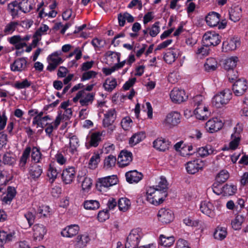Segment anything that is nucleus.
<instances>
[{"mask_svg":"<svg viewBox=\"0 0 248 248\" xmlns=\"http://www.w3.org/2000/svg\"><path fill=\"white\" fill-rule=\"evenodd\" d=\"M168 196V192L155 188L154 186L146 188V200L154 205H158L162 203Z\"/></svg>","mask_w":248,"mask_h":248,"instance_id":"f257e3e1","label":"nucleus"},{"mask_svg":"<svg viewBox=\"0 0 248 248\" xmlns=\"http://www.w3.org/2000/svg\"><path fill=\"white\" fill-rule=\"evenodd\" d=\"M143 234L141 229L138 228L133 229L127 237L125 244V248H137L143 237Z\"/></svg>","mask_w":248,"mask_h":248,"instance_id":"f03ea898","label":"nucleus"},{"mask_svg":"<svg viewBox=\"0 0 248 248\" xmlns=\"http://www.w3.org/2000/svg\"><path fill=\"white\" fill-rule=\"evenodd\" d=\"M232 93L230 90L226 89L216 94L212 99V104L216 107L219 108L228 103L232 98Z\"/></svg>","mask_w":248,"mask_h":248,"instance_id":"7ed1b4c3","label":"nucleus"},{"mask_svg":"<svg viewBox=\"0 0 248 248\" xmlns=\"http://www.w3.org/2000/svg\"><path fill=\"white\" fill-rule=\"evenodd\" d=\"M181 116L177 111H172L168 113L163 122L164 126L171 128L177 125L181 121Z\"/></svg>","mask_w":248,"mask_h":248,"instance_id":"20e7f679","label":"nucleus"},{"mask_svg":"<svg viewBox=\"0 0 248 248\" xmlns=\"http://www.w3.org/2000/svg\"><path fill=\"white\" fill-rule=\"evenodd\" d=\"M242 128L239 124H237L233 128V132L231 134V141L229 144V149L234 150L238 147L240 140Z\"/></svg>","mask_w":248,"mask_h":248,"instance_id":"39448f33","label":"nucleus"},{"mask_svg":"<svg viewBox=\"0 0 248 248\" xmlns=\"http://www.w3.org/2000/svg\"><path fill=\"white\" fill-rule=\"evenodd\" d=\"M221 41L219 35L215 31H207L203 36L202 43L206 46H216Z\"/></svg>","mask_w":248,"mask_h":248,"instance_id":"423d86ee","label":"nucleus"},{"mask_svg":"<svg viewBox=\"0 0 248 248\" xmlns=\"http://www.w3.org/2000/svg\"><path fill=\"white\" fill-rule=\"evenodd\" d=\"M248 88L247 81L244 79L236 80L232 86V90L236 96H241L244 94Z\"/></svg>","mask_w":248,"mask_h":248,"instance_id":"0eeeda50","label":"nucleus"},{"mask_svg":"<svg viewBox=\"0 0 248 248\" xmlns=\"http://www.w3.org/2000/svg\"><path fill=\"white\" fill-rule=\"evenodd\" d=\"M240 45V39L237 37H233L223 41L222 49L223 51L228 52L235 50Z\"/></svg>","mask_w":248,"mask_h":248,"instance_id":"6e6552de","label":"nucleus"},{"mask_svg":"<svg viewBox=\"0 0 248 248\" xmlns=\"http://www.w3.org/2000/svg\"><path fill=\"white\" fill-rule=\"evenodd\" d=\"M118 178L116 175H111L99 179L98 186L100 190L107 188L116 185L118 182Z\"/></svg>","mask_w":248,"mask_h":248,"instance_id":"1a4fd4ad","label":"nucleus"},{"mask_svg":"<svg viewBox=\"0 0 248 248\" xmlns=\"http://www.w3.org/2000/svg\"><path fill=\"white\" fill-rule=\"evenodd\" d=\"M204 166V163L200 159H195L189 161L186 165V170L189 174H195L202 170Z\"/></svg>","mask_w":248,"mask_h":248,"instance_id":"9d476101","label":"nucleus"},{"mask_svg":"<svg viewBox=\"0 0 248 248\" xmlns=\"http://www.w3.org/2000/svg\"><path fill=\"white\" fill-rule=\"evenodd\" d=\"M170 95L171 101L175 103H182L185 101L187 97L184 90L177 88H174L171 91Z\"/></svg>","mask_w":248,"mask_h":248,"instance_id":"9b49d317","label":"nucleus"},{"mask_svg":"<svg viewBox=\"0 0 248 248\" xmlns=\"http://www.w3.org/2000/svg\"><path fill=\"white\" fill-rule=\"evenodd\" d=\"M200 208L203 214L211 218L214 217L216 216L214 206L212 203L208 201H202Z\"/></svg>","mask_w":248,"mask_h":248,"instance_id":"f8f14e48","label":"nucleus"},{"mask_svg":"<svg viewBox=\"0 0 248 248\" xmlns=\"http://www.w3.org/2000/svg\"><path fill=\"white\" fill-rule=\"evenodd\" d=\"M222 122L215 118L208 121L205 124V128L209 133H213L219 130L223 126Z\"/></svg>","mask_w":248,"mask_h":248,"instance_id":"ddd939ff","label":"nucleus"},{"mask_svg":"<svg viewBox=\"0 0 248 248\" xmlns=\"http://www.w3.org/2000/svg\"><path fill=\"white\" fill-rule=\"evenodd\" d=\"M78 96H81L79 103L82 106H86L91 104L94 98V94L81 90L78 92Z\"/></svg>","mask_w":248,"mask_h":248,"instance_id":"4468645a","label":"nucleus"},{"mask_svg":"<svg viewBox=\"0 0 248 248\" xmlns=\"http://www.w3.org/2000/svg\"><path fill=\"white\" fill-rule=\"evenodd\" d=\"M27 61L26 58L16 59L10 65L11 70L13 72H22L27 68Z\"/></svg>","mask_w":248,"mask_h":248,"instance_id":"2eb2a0df","label":"nucleus"},{"mask_svg":"<svg viewBox=\"0 0 248 248\" xmlns=\"http://www.w3.org/2000/svg\"><path fill=\"white\" fill-rule=\"evenodd\" d=\"M118 164L121 167L128 165L132 160V154L127 151H122L118 156Z\"/></svg>","mask_w":248,"mask_h":248,"instance_id":"dca6fc26","label":"nucleus"},{"mask_svg":"<svg viewBox=\"0 0 248 248\" xmlns=\"http://www.w3.org/2000/svg\"><path fill=\"white\" fill-rule=\"evenodd\" d=\"M170 145V142L162 137L156 139L153 142V147L159 151L165 152L169 149Z\"/></svg>","mask_w":248,"mask_h":248,"instance_id":"f3484780","label":"nucleus"},{"mask_svg":"<svg viewBox=\"0 0 248 248\" xmlns=\"http://www.w3.org/2000/svg\"><path fill=\"white\" fill-rule=\"evenodd\" d=\"M32 229L33 238L36 241H40L42 240L47 232L46 227L40 224L34 225Z\"/></svg>","mask_w":248,"mask_h":248,"instance_id":"a211bd4d","label":"nucleus"},{"mask_svg":"<svg viewBox=\"0 0 248 248\" xmlns=\"http://www.w3.org/2000/svg\"><path fill=\"white\" fill-rule=\"evenodd\" d=\"M157 217L159 220L164 223H170L173 218L172 211L165 208H162L158 211Z\"/></svg>","mask_w":248,"mask_h":248,"instance_id":"6ab92c4d","label":"nucleus"},{"mask_svg":"<svg viewBox=\"0 0 248 248\" xmlns=\"http://www.w3.org/2000/svg\"><path fill=\"white\" fill-rule=\"evenodd\" d=\"M76 171L74 167L64 169L62 174L63 182L66 184L71 183L75 178Z\"/></svg>","mask_w":248,"mask_h":248,"instance_id":"aec40b11","label":"nucleus"},{"mask_svg":"<svg viewBox=\"0 0 248 248\" xmlns=\"http://www.w3.org/2000/svg\"><path fill=\"white\" fill-rule=\"evenodd\" d=\"M62 62V59L59 57L58 52H55L49 56V64L46 69L49 71L54 70L58 65Z\"/></svg>","mask_w":248,"mask_h":248,"instance_id":"412c9836","label":"nucleus"},{"mask_svg":"<svg viewBox=\"0 0 248 248\" xmlns=\"http://www.w3.org/2000/svg\"><path fill=\"white\" fill-rule=\"evenodd\" d=\"M125 175L127 182L130 184L138 183L143 177L142 174L136 170L129 171Z\"/></svg>","mask_w":248,"mask_h":248,"instance_id":"4be33fe9","label":"nucleus"},{"mask_svg":"<svg viewBox=\"0 0 248 248\" xmlns=\"http://www.w3.org/2000/svg\"><path fill=\"white\" fill-rule=\"evenodd\" d=\"M194 113L197 119L201 120L207 119L210 114L208 107L206 106L196 107Z\"/></svg>","mask_w":248,"mask_h":248,"instance_id":"5701e85b","label":"nucleus"},{"mask_svg":"<svg viewBox=\"0 0 248 248\" xmlns=\"http://www.w3.org/2000/svg\"><path fill=\"white\" fill-rule=\"evenodd\" d=\"M62 119V116L59 114L57 116L54 122L50 123H46V125L45 126H46L45 128V132L46 135L49 137H51L53 131L57 129L58 126L60 124Z\"/></svg>","mask_w":248,"mask_h":248,"instance_id":"b1692460","label":"nucleus"},{"mask_svg":"<svg viewBox=\"0 0 248 248\" xmlns=\"http://www.w3.org/2000/svg\"><path fill=\"white\" fill-rule=\"evenodd\" d=\"M116 118V113L114 109H110L104 114V118L103 121V125L108 127L111 125Z\"/></svg>","mask_w":248,"mask_h":248,"instance_id":"393cba45","label":"nucleus"},{"mask_svg":"<svg viewBox=\"0 0 248 248\" xmlns=\"http://www.w3.org/2000/svg\"><path fill=\"white\" fill-rule=\"evenodd\" d=\"M79 230V227L77 225H71L67 226L61 232V234L66 237H72L77 235Z\"/></svg>","mask_w":248,"mask_h":248,"instance_id":"a878e982","label":"nucleus"},{"mask_svg":"<svg viewBox=\"0 0 248 248\" xmlns=\"http://www.w3.org/2000/svg\"><path fill=\"white\" fill-rule=\"evenodd\" d=\"M18 26V21H11L5 24L2 33L3 35H11L17 29Z\"/></svg>","mask_w":248,"mask_h":248,"instance_id":"bb28decb","label":"nucleus"},{"mask_svg":"<svg viewBox=\"0 0 248 248\" xmlns=\"http://www.w3.org/2000/svg\"><path fill=\"white\" fill-rule=\"evenodd\" d=\"M220 15L216 12H213L209 13L205 18L207 24L211 27L217 26L219 22Z\"/></svg>","mask_w":248,"mask_h":248,"instance_id":"cd10ccee","label":"nucleus"},{"mask_svg":"<svg viewBox=\"0 0 248 248\" xmlns=\"http://www.w3.org/2000/svg\"><path fill=\"white\" fill-rule=\"evenodd\" d=\"M242 16L241 8L239 6L232 7L229 10L230 19L234 22L238 21Z\"/></svg>","mask_w":248,"mask_h":248,"instance_id":"c85d7f7f","label":"nucleus"},{"mask_svg":"<svg viewBox=\"0 0 248 248\" xmlns=\"http://www.w3.org/2000/svg\"><path fill=\"white\" fill-rule=\"evenodd\" d=\"M175 239L173 236L160 234L158 239V244L164 247H170L174 243Z\"/></svg>","mask_w":248,"mask_h":248,"instance_id":"c756f323","label":"nucleus"},{"mask_svg":"<svg viewBox=\"0 0 248 248\" xmlns=\"http://www.w3.org/2000/svg\"><path fill=\"white\" fill-rule=\"evenodd\" d=\"M79 146V141L76 136L73 135L69 137V142L68 145L69 152L72 155L76 154L78 151V148Z\"/></svg>","mask_w":248,"mask_h":248,"instance_id":"7c9ffc66","label":"nucleus"},{"mask_svg":"<svg viewBox=\"0 0 248 248\" xmlns=\"http://www.w3.org/2000/svg\"><path fill=\"white\" fill-rule=\"evenodd\" d=\"M146 137L145 132L143 131L135 133L129 140V144L133 146L143 140Z\"/></svg>","mask_w":248,"mask_h":248,"instance_id":"2f4dec72","label":"nucleus"},{"mask_svg":"<svg viewBox=\"0 0 248 248\" xmlns=\"http://www.w3.org/2000/svg\"><path fill=\"white\" fill-rule=\"evenodd\" d=\"M177 52L175 49H170L167 51L164 55V61L169 64H171L177 58Z\"/></svg>","mask_w":248,"mask_h":248,"instance_id":"473e14b6","label":"nucleus"},{"mask_svg":"<svg viewBox=\"0 0 248 248\" xmlns=\"http://www.w3.org/2000/svg\"><path fill=\"white\" fill-rule=\"evenodd\" d=\"M216 151L211 146H206L199 148L197 154L201 157H204L208 155L214 154Z\"/></svg>","mask_w":248,"mask_h":248,"instance_id":"72a5a7b5","label":"nucleus"},{"mask_svg":"<svg viewBox=\"0 0 248 248\" xmlns=\"http://www.w3.org/2000/svg\"><path fill=\"white\" fill-rule=\"evenodd\" d=\"M31 152V147L27 146L23 152L22 155L20 158L19 166L20 168L24 169L27 163V160L30 156Z\"/></svg>","mask_w":248,"mask_h":248,"instance_id":"f704fd0d","label":"nucleus"},{"mask_svg":"<svg viewBox=\"0 0 248 248\" xmlns=\"http://www.w3.org/2000/svg\"><path fill=\"white\" fill-rule=\"evenodd\" d=\"M13 234L4 231H0V248H4V245L12 240Z\"/></svg>","mask_w":248,"mask_h":248,"instance_id":"c9c22d12","label":"nucleus"},{"mask_svg":"<svg viewBox=\"0 0 248 248\" xmlns=\"http://www.w3.org/2000/svg\"><path fill=\"white\" fill-rule=\"evenodd\" d=\"M205 71L210 72L215 71L218 66L216 60L213 58H210L206 60L204 65Z\"/></svg>","mask_w":248,"mask_h":248,"instance_id":"e433bc0d","label":"nucleus"},{"mask_svg":"<svg viewBox=\"0 0 248 248\" xmlns=\"http://www.w3.org/2000/svg\"><path fill=\"white\" fill-rule=\"evenodd\" d=\"M15 162V159L9 153L0 155V166L2 164L12 165Z\"/></svg>","mask_w":248,"mask_h":248,"instance_id":"4c0bfd02","label":"nucleus"},{"mask_svg":"<svg viewBox=\"0 0 248 248\" xmlns=\"http://www.w3.org/2000/svg\"><path fill=\"white\" fill-rule=\"evenodd\" d=\"M238 61V58L236 57H232L227 58L225 61L224 67L227 71L233 70V69L236 66Z\"/></svg>","mask_w":248,"mask_h":248,"instance_id":"58836bf2","label":"nucleus"},{"mask_svg":"<svg viewBox=\"0 0 248 248\" xmlns=\"http://www.w3.org/2000/svg\"><path fill=\"white\" fill-rule=\"evenodd\" d=\"M227 229L225 227L218 226L214 233V237L216 239L222 240L227 236Z\"/></svg>","mask_w":248,"mask_h":248,"instance_id":"ea45409f","label":"nucleus"},{"mask_svg":"<svg viewBox=\"0 0 248 248\" xmlns=\"http://www.w3.org/2000/svg\"><path fill=\"white\" fill-rule=\"evenodd\" d=\"M131 206L130 201L126 198H122L118 202V206L120 211L125 212Z\"/></svg>","mask_w":248,"mask_h":248,"instance_id":"a19ab883","label":"nucleus"},{"mask_svg":"<svg viewBox=\"0 0 248 248\" xmlns=\"http://www.w3.org/2000/svg\"><path fill=\"white\" fill-rule=\"evenodd\" d=\"M19 5L20 10L25 13L29 12L33 6L31 0H22Z\"/></svg>","mask_w":248,"mask_h":248,"instance_id":"79ce46f5","label":"nucleus"},{"mask_svg":"<svg viewBox=\"0 0 248 248\" xmlns=\"http://www.w3.org/2000/svg\"><path fill=\"white\" fill-rule=\"evenodd\" d=\"M19 10V3L17 1H13L8 5V10L13 18L17 16Z\"/></svg>","mask_w":248,"mask_h":248,"instance_id":"37998d69","label":"nucleus"},{"mask_svg":"<svg viewBox=\"0 0 248 248\" xmlns=\"http://www.w3.org/2000/svg\"><path fill=\"white\" fill-rule=\"evenodd\" d=\"M157 184L155 186H154L155 188L168 192V183L165 177L162 176L160 177L157 181Z\"/></svg>","mask_w":248,"mask_h":248,"instance_id":"c03bdc74","label":"nucleus"},{"mask_svg":"<svg viewBox=\"0 0 248 248\" xmlns=\"http://www.w3.org/2000/svg\"><path fill=\"white\" fill-rule=\"evenodd\" d=\"M244 221V217L242 215H237L232 220L231 225L232 228L235 230H240Z\"/></svg>","mask_w":248,"mask_h":248,"instance_id":"a18cd8bd","label":"nucleus"},{"mask_svg":"<svg viewBox=\"0 0 248 248\" xmlns=\"http://www.w3.org/2000/svg\"><path fill=\"white\" fill-rule=\"evenodd\" d=\"M117 85L115 78H108L103 84V87L105 90L108 92H111Z\"/></svg>","mask_w":248,"mask_h":248,"instance_id":"49530a36","label":"nucleus"},{"mask_svg":"<svg viewBox=\"0 0 248 248\" xmlns=\"http://www.w3.org/2000/svg\"><path fill=\"white\" fill-rule=\"evenodd\" d=\"M90 238L88 235L82 234L78 235L76 238L77 245L79 248H83L90 241Z\"/></svg>","mask_w":248,"mask_h":248,"instance_id":"de8ad7c7","label":"nucleus"},{"mask_svg":"<svg viewBox=\"0 0 248 248\" xmlns=\"http://www.w3.org/2000/svg\"><path fill=\"white\" fill-rule=\"evenodd\" d=\"M7 194L3 198V202L5 203H10L16 195V191L14 187L8 186L7 189Z\"/></svg>","mask_w":248,"mask_h":248,"instance_id":"09e8293b","label":"nucleus"},{"mask_svg":"<svg viewBox=\"0 0 248 248\" xmlns=\"http://www.w3.org/2000/svg\"><path fill=\"white\" fill-rule=\"evenodd\" d=\"M31 158L32 161L34 163H39L42 159V154L40 152V149L37 147H33L31 148Z\"/></svg>","mask_w":248,"mask_h":248,"instance_id":"8fccbe9b","label":"nucleus"},{"mask_svg":"<svg viewBox=\"0 0 248 248\" xmlns=\"http://www.w3.org/2000/svg\"><path fill=\"white\" fill-rule=\"evenodd\" d=\"M210 51L209 46L203 44L202 43V45L198 47L196 51V53L198 57L202 58L207 56Z\"/></svg>","mask_w":248,"mask_h":248,"instance_id":"3c124183","label":"nucleus"},{"mask_svg":"<svg viewBox=\"0 0 248 248\" xmlns=\"http://www.w3.org/2000/svg\"><path fill=\"white\" fill-rule=\"evenodd\" d=\"M99 206V202L96 200H87L84 202V207L87 210H96Z\"/></svg>","mask_w":248,"mask_h":248,"instance_id":"603ef678","label":"nucleus"},{"mask_svg":"<svg viewBox=\"0 0 248 248\" xmlns=\"http://www.w3.org/2000/svg\"><path fill=\"white\" fill-rule=\"evenodd\" d=\"M43 172L41 166L35 165L33 166L30 170V173L31 176L33 178H37L40 176Z\"/></svg>","mask_w":248,"mask_h":248,"instance_id":"864d4df0","label":"nucleus"},{"mask_svg":"<svg viewBox=\"0 0 248 248\" xmlns=\"http://www.w3.org/2000/svg\"><path fill=\"white\" fill-rule=\"evenodd\" d=\"M58 172L54 166L52 164H50L48 169L47 170V175L49 178V180L51 181V182H54L57 177Z\"/></svg>","mask_w":248,"mask_h":248,"instance_id":"5fc2aeb1","label":"nucleus"},{"mask_svg":"<svg viewBox=\"0 0 248 248\" xmlns=\"http://www.w3.org/2000/svg\"><path fill=\"white\" fill-rule=\"evenodd\" d=\"M102 134L100 132L93 133L91 136L90 141V145L92 146L97 147L101 140Z\"/></svg>","mask_w":248,"mask_h":248,"instance_id":"6e6d98bb","label":"nucleus"},{"mask_svg":"<svg viewBox=\"0 0 248 248\" xmlns=\"http://www.w3.org/2000/svg\"><path fill=\"white\" fill-rule=\"evenodd\" d=\"M37 213L40 217H48L50 215L51 211L48 206L42 205L38 208Z\"/></svg>","mask_w":248,"mask_h":248,"instance_id":"4d7b16f0","label":"nucleus"},{"mask_svg":"<svg viewBox=\"0 0 248 248\" xmlns=\"http://www.w3.org/2000/svg\"><path fill=\"white\" fill-rule=\"evenodd\" d=\"M229 177V175L228 171L226 170H222L217 175L216 180L217 183H222L225 182Z\"/></svg>","mask_w":248,"mask_h":248,"instance_id":"13d9d810","label":"nucleus"},{"mask_svg":"<svg viewBox=\"0 0 248 248\" xmlns=\"http://www.w3.org/2000/svg\"><path fill=\"white\" fill-rule=\"evenodd\" d=\"M236 191V187L233 185L226 184L223 186V193L225 196L233 195Z\"/></svg>","mask_w":248,"mask_h":248,"instance_id":"bf43d9fd","label":"nucleus"},{"mask_svg":"<svg viewBox=\"0 0 248 248\" xmlns=\"http://www.w3.org/2000/svg\"><path fill=\"white\" fill-rule=\"evenodd\" d=\"M48 30V27L47 25H43L35 31L34 37L37 38V41L40 40L41 36L45 34Z\"/></svg>","mask_w":248,"mask_h":248,"instance_id":"052dcab7","label":"nucleus"},{"mask_svg":"<svg viewBox=\"0 0 248 248\" xmlns=\"http://www.w3.org/2000/svg\"><path fill=\"white\" fill-rule=\"evenodd\" d=\"M100 161L99 155L98 154H94L90 159L89 163V167L92 169L96 168Z\"/></svg>","mask_w":248,"mask_h":248,"instance_id":"680f3d73","label":"nucleus"},{"mask_svg":"<svg viewBox=\"0 0 248 248\" xmlns=\"http://www.w3.org/2000/svg\"><path fill=\"white\" fill-rule=\"evenodd\" d=\"M116 161L115 156L110 155L104 160V166L108 169L111 168L115 165Z\"/></svg>","mask_w":248,"mask_h":248,"instance_id":"e2e57ef3","label":"nucleus"},{"mask_svg":"<svg viewBox=\"0 0 248 248\" xmlns=\"http://www.w3.org/2000/svg\"><path fill=\"white\" fill-rule=\"evenodd\" d=\"M105 56L109 58L111 62H114L116 60L118 62H120L121 54L119 52L108 51L106 53Z\"/></svg>","mask_w":248,"mask_h":248,"instance_id":"0e129e2a","label":"nucleus"},{"mask_svg":"<svg viewBox=\"0 0 248 248\" xmlns=\"http://www.w3.org/2000/svg\"><path fill=\"white\" fill-rule=\"evenodd\" d=\"M132 120L129 117H125L121 121V125L124 130H128L132 126Z\"/></svg>","mask_w":248,"mask_h":248,"instance_id":"69168bd1","label":"nucleus"},{"mask_svg":"<svg viewBox=\"0 0 248 248\" xmlns=\"http://www.w3.org/2000/svg\"><path fill=\"white\" fill-rule=\"evenodd\" d=\"M159 22H155L151 28H149V34L152 37H155L160 31Z\"/></svg>","mask_w":248,"mask_h":248,"instance_id":"338daca9","label":"nucleus"},{"mask_svg":"<svg viewBox=\"0 0 248 248\" xmlns=\"http://www.w3.org/2000/svg\"><path fill=\"white\" fill-rule=\"evenodd\" d=\"M31 85L30 81L27 79H24L22 81H16L14 87L17 89H22L30 87Z\"/></svg>","mask_w":248,"mask_h":248,"instance_id":"774afa93","label":"nucleus"}]
</instances>
